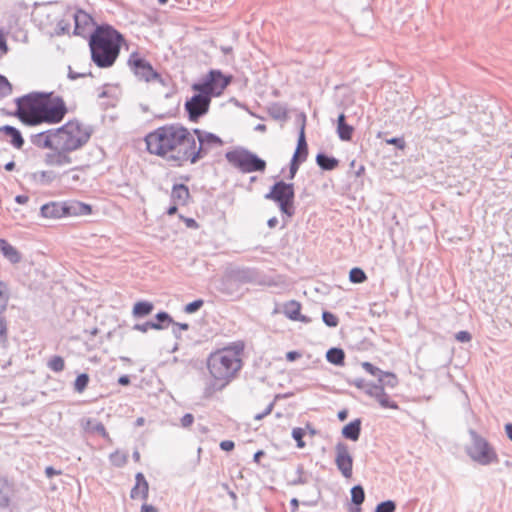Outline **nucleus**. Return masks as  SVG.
Listing matches in <instances>:
<instances>
[{
    "label": "nucleus",
    "instance_id": "1",
    "mask_svg": "<svg viewBox=\"0 0 512 512\" xmlns=\"http://www.w3.org/2000/svg\"><path fill=\"white\" fill-rule=\"evenodd\" d=\"M147 152L176 167L197 163L199 147L195 132L180 123H166L146 134Z\"/></svg>",
    "mask_w": 512,
    "mask_h": 512
},
{
    "label": "nucleus",
    "instance_id": "2",
    "mask_svg": "<svg viewBox=\"0 0 512 512\" xmlns=\"http://www.w3.org/2000/svg\"><path fill=\"white\" fill-rule=\"evenodd\" d=\"M42 146L50 150L46 164L51 167H64L73 163L72 153L87 144L91 129L83 122L72 119L61 127L40 135Z\"/></svg>",
    "mask_w": 512,
    "mask_h": 512
},
{
    "label": "nucleus",
    "instance_id": "3",
    "mask_svg": "<svg viewBox=\"0 0 512 512\" xmlns=\"http://www.w3.org/2000/svg\"><path fill=\"white\" fill-rule=\"evenodd\" d=\"M245 344L236 341L211 352L206 360L208 382L205 393L208 396L223 390L240 372L243 366Z\"/></svg>",
    "mask_w": 512,
    "mask_h": 512
},
{
    "label": "nucleus",
    "instance_id": "4",
    "mask_svg": "<svg viewBox=\"0 0 512 512\" xmlns=\"http://www.w3.org/2000/svg\"><path fill=\"white\" fill-rule=\"evenodd\" d=\"M122 42V35L111 26L97 27L89 41L92 60L99 67H110L119 55Z\"/></svg>",
    "mask_w": 512,
    "mask_h": 512
},
{
    "label": "nucleus",
    "instance_id": "5",
    "mask_svg": "<svg viewBox=\"0 0 512 512\" xmlns=\"http://www.w3.org/2000/svg\"><path fill=\"white\" fill-rule=\"evenodd\" d=\"M468 434L471 443L465 446V453L472 461L482 466H489L499 462L496 449L488 439L473 428L468 429Z\"/></svg>",
    "mask_w": 512,
    "mask_h": 512
},
{
    "label": "nucleus",
    "instance_id": "6",
    "mask_svg": "<svg viewBox=\"0 0 512 512\" xmlns=\"http://www.w3.org/2000/svg\"><path fill=\"white\" fill-rule=\"evenodd\" d=\"M232 79V75H226L220 70L212 69L198 82L192 84L191 89L194 92H202L212 100V98L223 95Z\"/></svg>",
    "mask_w": 512,
    "mask_h": 512
},
{
    "label": "nucleus",
    "instance_id": "7",
    "mask_svg": "<svg viewBox=\"0 0 512 512\" xmlns=\"http://www.w3.org/2000/svg\"><path fill=\"white\" fill-rule=\"evenodd\" d=\"M17 117L30 126L41 124V93H31L17 100Z\"/></svg>",
    "mask_w": 512,
    "mask_h": 512
},
{
    "label": "nucleus",
    "instance_id": "8",
    "mask_svg": "<svg viewBox=\"0 0 512 512\" xmlns=\"http://www.w3.org/2000/svg\"><path fill=\"white\" fill-rule=\"evenodd\" d=\"M67 113L68 108L61 97L41 93V124H58Z\"/></svg>",
    "mask_w": 512,
    "mask_h": 512
},
{
    "label": "nucleus",
    "instance_id": "9",
    "mask_svg": "<svg viewBox=\"0 0 512 512\" xmlns=\"http://www.w3.org/2000/svg\"><path fill=\"white\" fill-rule=\"evenodd\" d=\"M227 161L243 173L263 172L266 162L257 155L246 150H235L226 154Z\"/></svg>",
    "mask_w": 512,
    "mask_h": 512
},
{
    "label": "nucleus",
    "instance_id": "10",
    "mask_svg": "<svg viewBox=\"0 0 512 512\" xmlns=\"http://www.w3.org/2000/svg\"><path fill=\"white\" fill-rule=\"evenodd\" d=\"M266 199L278 203L282 213L292 216L294 213V187L293 184L279 181L273 185L270 192L265 195Z\"/></svg>",
    "mask_w": 512,
    "mask_h": 512
},
{
    "label": "nucleus",
    "instance_id": "11",
    "mask_svg": "<svg viewBox=\"0 0 512 512\" xmlns=\"http://www.w3.org/2000/svg\"><path fill=\"white\" fill-rule=\"evenodd\" d=\"M128 64L134 75L140 80L145 82H159L163 84L161 75L154 70L149 61L142 58L139 54L133 53L130 55Z\"/></svg>",
    "mask_w": 512,
    "mask_h": 512
},
{
    "label": "nucleus",
    "instance_id": "12",
    "mask_svg": "<svg viewBox=\"0 0 512 512\" xmlns=\"http://www.w3.org/2000/svg\"><path fill=\"white\" fill-rule=\"evenodd\" d=\"M211 99L202 92H195L189 100L185 102V110L188 113L190 121H197L205 115L210 108Z\"/></svg>",
    "mask_w": 512,
    "mask_h": 512
},
{
    "label": "nucleus",
    "instance_id": "13",
    "mask_svg": "<svg viewBox=\"0 0 512 512\" xmlns=\"http://www.w3.org/2000/svg\"><path fill=\"white\" fill-rule=\"evenodd\" d=\"M192 131L195 132V142L200 149L197 162L204 157L205 150L207 148L219 147L223 145L222 139L213 133L202 132L198 129Z\"/></svg>",
    "mask_w": 512,
    "mask_h": 512
},
{
    "label": "nucleus",
    "instance_id": "14",
    "mask_svg": "<svg viewBox=\"0 0 512 512\" xmlns=\"http://www.w3.org/2000/svg\"><path fill=\"white\" fill-rule=\"evenodd\" d=\"M308 155V146L305 137V125L303 124L300 129L298 143L296 150L294 152L292 162H291V171L294 172L298 169L300 163L304 162Z\"/></svg>",
    "mask_w": 512,
    "mask_h": 512
},
{
    "label": "nucleus",
    "instance_id": "15",
    "mask_svg": "<svg viewBox=\"0 0 512 512\" xmlns=\"http://www.w3.org/2000/svg\"><path fill=\"white\" fill-rule=\"evenodd\" d=\"M73 20L75 23L74 34L85 35L94 27V20L90 14L83 10H77L73 14Z\"/></svg>",
    "mask_w": 512,
    "mask_h": 512
},
{
    "label": "nucleus",
    "instance_id": "16",
    "mask_svg": "<svg viewBox=\"0 0 512 512\" xmlns=\"http://www.w3.org/2000/svg\"><path fill=\"white\" fill-rule=\"evenodd\" d=\"M336 464L344 476L350 477L352 474V459L349 455L347 445L337 444L336 446Z\"/></svg>",
    "mask_w": 512,
    "mask_h": 512
},
{
    "label": "nucleus",
    "instance_id": "17",
    "mask_svg": "<svg viewBox=\"0 0 512 512\" xmlns=\"http://www.w3.org/2000/svg\"><path fill=\"white\" fill-rule=\"evenodd\" d=\"M41 216L47 219H61L66 217L65 201H52L44 204L40 209Z\"/></svg>",
    "mask_w": 512,
    "mask_h": 512
},
{
    "label": "nucleus",
    "instance_id": "18",
    "mask_svg": "<svg viewBox=\"0 0 512 512\" xmlns=\"http://www.w3.org/2000/svg\"><path fill=\"white\" fill-rule=\"evenodd\" d=\"M66 217L86 216L92 214V206L81 201H65Z\"/></svg>",
    "mask_w": 512,
    "mask_h": 512
},
{
    "label": "nucleus",
    "instance_id": "19",
    "mask_svg": "<svg viewBox=\"0 0 512 512\" xmlns=\"http://www.w3.org/2000/svg\"><path fill=\"white\" fill-rule=\"evenodd\" d=\"M301 303L296 300H290L284 305L285 316L292 321H299L302 323H309V317L301 314Z\"/></svg>",
    "mask_w": 512,
    "mask_h": 512
},
{
    "label": "nucleus",
    "instance_id": "20",
    "mask_svg": "<svg viewBox=\"0 0 512 512\" xmlns=\"http://www.w3.org/2000/svg\"><path fill=\"white\" fill-rule=\"evenodd\" d=\"M388 135H389V132H387V131H379L377 133L376 137L378 139H381L382 142L385 143L386 145L393 146V152L395 155H398L399 151L404 152V150L407 147V143L405 141L404 136L399 135V136L388 137Z\"/></svg>",
    "mask_w": 512,
    "mask_h": 512
},
{
    "label": "nucleus",
    "instance_id": "21",
    "mask_svg": "<svg viewBox=\"0 0 512 512\" xmlns=\"http://www.w3.org/2000/svg\"><path fill=\"white\" fill-rule=\"evenodd\" d=\"M373 399L381 409L401 410L399 404L392 399V397L379 386L373 397Z\"/></svg>",
    "mask_w": 512,
    "mask_h": 512
},
{
    "label": "nucleus",
    "instance_id": "22",
    "mask_svg": "<svg viewBox=\"0 0 512 512\" xmlns=\"http://www.w3.org/2000/svg\"><path fill=\"white\" fill-rule=\"evenodd\" d=\"M361 18L362 23L358 20V30L354 28V35L358 34L359 36H365L374 25V14L369 6L362 8Z\"/></svg>",
    "mask_w": 512,
    "mask_h": 512
},
{
    "label": "nucleus",
    "instance_id": "23",
    "mask_svg": "<svg viewBox=\"0 0 512 512\" xmlns=\"http://www.w3.org/2000/svg\"><path fill=\"white\" fill-rule=\"evenodd\" d=\"M136 483L131 490L132 499L146 500L149 493V485L142 473H137L135 476Z\"/></svg>",
    "mask_w": 512,
    "mask_h": 512
},
{
    "label": "nucleus",
    "instance_id": "24",
    "mask_svg": "<svg viewBox=\"0 0 512 512\" xmlns=\"http://www.w3.org/2000/svg\"><path fill=\"white\" fill-rule=\"evenodd\" d=\"M0 132L7 138L14 148L21 149L23 147L24 139L20 131L15 127L5 125L0 127Z\"/></svg>",
    "mask_w": 512,
    "mask_h": 512
},
{
    "label": "nucleus",
    "instance_id": "25",
    "mask_svg": "<svg viewBox=\"0 0 512 512\" xmlns=\"http://www.w3.org/2000/svg\"><path fill=\"white\" fill-rule=\"evenodd\" d=\"M0 253L12 264H18L22 259L18 249L2 238H0Z\"/></svg>",
    "mask_w": 512,
    "mask_h": 512
},
{
    "label": "nucleus",
    "instance_id": "26",
    "mask_svg": "<svg viewBox=\"0 0 512 512\" xmlns=\"http://www.w3.org/2000/svg\"><path fill=\"white\" fill-rule=\"evenodd\" d=\"M354 387L370 399L379 388L376 382L367 380L363 377H354Z\"/></svg>",
    "mask_w": 512,
    "mask_h": 512
},
{
    "label": "nucleus",
    "instance_id": "27",
    "mask_svg": "<svg viewBox=\"0 0 512 512\" xmlns=\"http://www.w3.org/2000/svg\"><path fill=\"white\" fill-rule=\"evenodd\" d=\"M82 428H83L84 432H86V433H89V434L96 433L105 439H109V434H108L105 426L101 422H98L94 419L87 418V419L83 420Z\"/></svg>",
    "mask_w": 512,
    "mask_h": 512
},
{
    "label": "nucleus",
    "instance_id": "28",
    "mask_svg": "<svg viewBox=\"0 0 512 512\" xmlns=\"http://www.w3.org/2000/svg\"><path fill=\"white\" fill-rule=\"evenodd\" d=\"M377 386H382V389L396 388L399 385V378L393 371L382 370V373L377 378Z\"/></svg>",
    "mask_w": 512,
    "mask_h": 512
},
{
    "label": "nucleus",
    "instance_id": "29",
    "mask_svg": "<svg viewBox=\"0 0 512 512\" xmlns=\"http://www.w3.org/2000/svg\"><path fill=\"white\" fill-rule=\"evenodd\" d=\"M171 198L175 204L185 205L190 198L188 187L183 184L173 186Z\"/></svg>",
    "mask_w": 512,
    "mask_h": 512
},
{
    "label": "nucleus",
    "instance_id": "30",
    "mask_svg": "<svg viewBox=\"0 0 512 512\" xmlns=\"http://www.w3.org/2000/svg\"><path fill=\"white\" fill-rule=\"evenodd\" d=\"M365 501V490L362 484H354V512H362V504Z\"/></svg>",
    "mask_w": 512,
    "mask_h": 512
},
{
    "label": "nucleus",
    "instance_id": "31",
    "mask_svg": "<svg viewBox=\"0 0 512 512\" xmlns=\"http://www.w3.org/2000/svg\"><path fill=\"white\" fill-rule=\"evenodd\" d=\"M153 310V304L147 301H139L134 304L133 315L143 317L150 314Z\"/></svg>",
    "mask_w": 512,
    "mask_h": 512
},
{
    "label": "nucleus",
    "instance_id": "32",
    "mask_svg": "<svg viewBox=\"0 0 512 512\" xmlns=\"http://www.w3.org/2000/svg\"><path fill=\"white\" fill-rule=\"evenodd\" d=\"M316 162L322 169L325 170H332L338 164V161L336 159L326 156L324 154H318L316 157Z\"/></svg>",
    "mask_w": 512,
    "mask_h": 512
},
{
    "label": "nucleus",
    "instance_id": "33",
    "mask_svg": "<svg viewBox=\"0 0 512 512\" xmlns=\"http://www.w3.org/2000/svg\"><path fill=\"white\" fill-rule=\"evenodd\" d=\"M396 510V501L393 499H387L377 503L373 512H396Z\"/></svg>",
    "mask_w": 512,
    "mask_h": 512
},
{
    "label": "nucleus",
    "instance_id": "34",
    "mask_svg": "<svg viewBox=\"0 0 512 512\" xmlns=\"http://www.w3.org/2000/svg\"><path fill=\"white\" fill-rule=\"evenodd\" d=\"M10 298L8 286L0 281V315L6 310Z\"/></svg>",
    "mask_w": 512,
    "mask_h": 512
},
{
    "label": "nucleus",
    "instance_id": "35",
    "mask_svg": "<svg viewBox=\"0 0 512 512\" xmlns=\"http://www.w3.org/2000/svg\"><path fill=\"white\" fill-rule=\"evenodd\" d=\"M326 357L330 363L336 364V365H341V364H343V361H344V352L341 349L332 348V349L328 350Z\"/></svg>",
    "mask_w": 512,
    "mask_h": 512
},
{
    "label": "nucleus",
    "instance_id": "36",
    "mask_svg": "<svg viewBox=\"0 0 512 512\" xmlns=\"http://www.w3.org/2000/svg\"><path fill=\"white\" fill-rule=\"evenodd\" d=\"M338 133L343 140H349L351 138L352 130L345 124V116L343 114L338 117Z\"/></svg>",
    "mask_w": 512,
    "mask_h": 512
},
{
    "label": "nucleus",
    "instance_id": "37",
    "mask_svg": "<svg viewBox=\"0 0 512 512\" xmlns=\"http://www.w3.org/2000/svg\"><path fill=\"white\" fill-rule=\"evenodd\" d=\"M359 364L367 374L371 375L372 377H375L376 379L378 378L380 373H382L381 368H379L378 366L369 361H361L359 362Z\"/></svg>",
    "mask_w": 512,
    "mask_h": 512
},
{
    "label": "nucleus",
    "instance_id": "38",
    "mask_svg": "<svg viewBox=\"0 0 512 512\" xmlns=\"http://www.w3.org/2000/svg\"><path fill=\"white\" fill-rule=\"evenodd\" d=\"M373 343L370 339L360 335V339L354 343V351H370L373 348Z\"/></svg>",
    "mask_w": 512,
    "mask_h": 512
},
{
    "label": "nucleus",
    "instance_id": "39",
    "mask_svg": "<svg viewBox=\"0 0 512 512\" xmlns=\"http://www.w3.org/2000/svg\"><path fill=\"white\" fill-rule=\"evenodd\" d=\"M89 376L86 373L80 374L77 376L74 382V389L78 393H82L88 386Z\"/></svg>",
    "mask_w": 512,
    "mask_h": 512
},
{
    "label": "nucleus",
    "instance_id": "40",
    "mask_svg": "<svg viewBox=\"0 0 512 512\" xmlns=\"http://www.w3.org/2000/svg\"><path fill=\"white\" fill-rule=\"evenodd\" d=\"M48 367L55 372H61L65 367V362L62 357L54 356L48 362Z\"/></svg>",
    "mask_w": 512,
    "mask_h": 512
},
{
    "label": "nucleus",
    "instance_id": "41",
    "mask_svg": "<svg viewBox=\"0 0 512 512\" xmlns=\"http://www.w3.org/2000/svg\"><path fill=\"white\" fill-rule=\"evenodd\" d=\"M127 460V455L119 451H116L110 455V461L116 467H121L125 465Z\"/></svg>",
    "mask_w": 512,
    "mask_h": 512
},
{
    "label": "nucleus",
    "instance_id": "42",
    "mask_svg": "<svg viewBox=\"0 0 512 512\" xmlns=\"http://www.w3.org/2000/svg\"><path fill=\"white\" fill-rule=\"evenodd\" d=\"M305 436V430L303 428L297 427L292 430V437L297 442V447L302 449L306 446L303 441V437Z\"/></svg>",
    "mask_w": 512,
    "mask_h": 512
},
{
    "label": "nucleus",
    "instance_id": "43",
    "mask_svg": "<svg viewBox=\"0 0 512 512\" xmlns=\"http://www.w3.org/2000/svg\"><path fill=\"white\" fill-rule=\"evenodd\" d=\"M12 92V85L4 76L0 75V99L10 95Z\"/></svg>",
    "mask_w": 512,
    "mask_h": 512
},
{
    "label": "nucleus",
    "instance_id": "44",
    "mask_svg": "<svg viewBox=\"0 0 512 512\" xmlns=\"http://www.w3.org/2000/svg\"><path fill=\"white\" fill-rule=\"evenodd\" d=\"M371 233V229L369 228L368 231H362V236H359L360 241V249L367 250L372 246V241L369 237V234Z\"/></svg>",
    "mask_w": 512,
    "mask_h": 512
},
{
    "label": "nucleus",
    "instance_id": "45",
    "mask_svg": "<svg viewBox=\"0 0 512 512\" xmlns=\"http://www.w3.org/2000/svg\"><path fill=\"white\" fill-rule=\"evenodd\" d=\"M8 341V324L4 317L0 316V343L6 344Z\"/></svg>",
    "mask_w": 512,
    "mask_h": 512
},
{
    "label": "nucleus",
    "instance_id": "46",
    "mask_svg": "<svg viewBox=\"0 0 512 512\" xmlns=\"http://www.w3.org/2000/svg\"><path fill=\"white\" fill-rule=\"evenodd\" d=\"M454 338L459 343H468L472 340V334L468 330H460L455 333Z\"/></svg>",
    "mask_w": 512,
    "mask_h": 512
},
{
    "label": "nucleus",
    "instance_id": "47",
    "mask_svg": "<svg viewBox=\"0 0 512 512\" xmlns=\"http://www.w3.org/2000/svg\"><path fill=\"white\" fill-rule=\"evenodd\" d=\"M324 323L329 327H336L338 325V318L331 312L325 311L322 315Z\"/></svg>",
    "mask_w": 512,
    "mask_h": 512
},
{
    "label": "nucleus",
    "instance_id": "48",
    "mask_svg": "<svg viewBox=\"0 0 512 512\" xmlns=\"http://www.w3.org/2000/svg\"><path fill=\"white\" fill-rule=\"evenodd\" d=\"M366 280V272L361 267L354 266V284L364 283Z\"/></svg>",
    "mask_w": 512,
    "mask_h": 512
},
{
    "label": "nucleus",
    "instance_id": "49",
    "mask_svg": "<svg viewBox=\"0 0 512 512\" xmlns=\"http://www.w3.org/2000/svg\"><path fill=\"white\" fill-rule=\"evenodd\" d=\"M204 302L201 299L195 300L185 306L186 313H194L203 306Z\"/></svg>",
    "mask_w": 512,
    "mask_h": 512
},
{
    "label": "nucleus",
    "instance_id": "50",
    "mask_svg": "<svg viewBox=\"0 0 512 512\" xmlns=\"http://www.w3.org/2000/svg\"><path fill=\"white\" fill-rule=\"evenodd\" d=\"M148 328L159 330V329H162L163 326L161 324L155 323V322H147L144 325H137L136 326V329H138V330H140L142 332H146L148 330Z\"/></svg>",
    "mask_w": 512,
    "mask_h": 512
},
{
    "label": "nucleus",
    "instance_id": "51",
    "mask_svg": "<svg viewBox=\"0 0 512 512\" xmlns=\"http://www.w3.org/2000/svg\"><path fill=\"white\" fill-rule=\"evenodd\" d=\"M362 427L361 418H354V442H356L360 436Z\"/></svg>",
    "mask_w": 512,
    "mask_h": 512
},
{
    "label": "nucleus",
    "instance_id": "52",
    "mask_svg": "<svg viewBox=\"0 0 512 512\" xmlns=\"http://www.w3.org/2000/svg\"><path fill=\"white\" fill-rule=\"evenodd\" d=\"M193 422H194V416L192 414H190V413L185 414L181 418V425L184 428L190 427L193 424Z\"/></svg>",
    "mask_w": 512,
    "mask_h": 512
},
{
    "label": "nucleus",
    "instance_id": "53",
    "mask_svg": "<svg viewBox=\"0 0 512 512\" xmlns=\"http://www.w3.org/2000/svg\"><path fill=\"white\" fill-rule=\"evenodd\" d=\"M0 52L6 54L8 52V46L6 42V34L3 30H0Z\"/></svg>",
    "mask_w": 512,
    "mask_h": 512
},
{
    "label": "nucleus",
    "instance_id": "54",
    "mask_svg": "<svg viewBox=\"0 0 512 512\" xmlns=\"http://www.w3.org/2000/svg\"><path fill=\"white\" fill-rule=\"evenodd\" d=\"M235 447V444L231 440H224L220 443V448L224 451H232Z\"/></svg>",
    "mask_w": 512,
    "mask_h": 512
},
{
    "label": "nucleus",
    "instance_id": "55",
    "mask_svg": "<svg viewBox=\"0 0 512 512\" xmlns=\"http://www.w3.org/2000/svg\"><path fill=\"white\" fill-rule=\"evenodd\" d=\"M342 433L346 438L352 439V422L344 426Z\"/></svg>",
    "mask_w": 512,
    "mask_h": 512
},
{
    "label": "nucleus",
    "instance_id": "56",
    "mask_svg": "<svg viewBox=\"0 0 512 512\" xmlns=\"http://www.w3.org/2000/svg\"><path fill=\"white\" fill-rule=\"evenodd\" d=\"M504 432L506 437L512 442V422H508L504 425Z\"/></svg>",
    "mask_w": 512,
    "mask_h": 512
},
{
    "label": "nucleus",
    "instance_id": "57",
    "mask_svg": "<svg viewBox=\"0 0 512 512\" xmlns=\"http://www.w3.org/2000/svg\"><path fill=\"white\" fill-rule=\"evenodd\" d=\"M156 319L158 320L157 323H159V324H160V322H165V321L170 322L171 321L169 315L165 312L158 313L156 315Z\"/></svg>",
    "mask_w": 512,
    "mask_h": 512
},
{
    "label": "nucleus",
    "instance_id": "58",
    "mask_svg": "<svg viewBox=\"0 0 512 512\" xmlns=\"http://www.w3.org/2000/svg\"><path fill=\"white\" fill-rule=\"evenodd\" d=\"M45 474L48 478H52L55 475H60L61 471H57L53 467L49 466V467H46Z\"/></svg>",
    "mask_w": 512,
    "mask_h": 512
},
{
    "label": "nucleus",
    "instance_id": "59",
    "mask_svg": "<svg viewBox=\"0 0 512 512\" xmlns=\"http://www.w3.org/2000/svg\"><path fill=\"white\" fill-rule=\"evenodd\" d=\"M365 172L364 165H359V167L354 170V183L357 182V179L360 178Z\"/></svg>",
    "mask_w": 512,
    "mask_h": 512
},
{
    "label": "nucleus",
    "instance_id": "60",
    "mask_svg": "<svg viewBox=\"0 0 512 512\" xmlns=\"http://www.w3.org/2000/svg\"><path fill=\"white\" fill-rule=\"evenodd\" d=\"M140 512H158V509L150 504H143Z\"/></svg>",
    "mask_w": 512,
    "mask_h": 512
},
{
    "label": "nucleus",
    "instance_id": "61",
    "mask_svg": "<svg viewBox=\"0 0 512 512\" xmlns=\"http://www.w3.org/2000/svg\"><path fill=\"white\" fill-rule=\"evenodd\" d=\"M299 353L296 351H290L286 354V359L290 362L296 360L299 357Z\"/></svg>",
    "mask_w": 512,
    "mask_h": 512
},
{
    "label": "nucleus",
    "instance_id": "62",
    "mask_svg": "<svg viewBox=\"0 0 512 512\" xmlns=\"http://www.w3.org/2000/svg\"><path fill=\"white\" fill-rule=\"evenodd\" d=\"M120 385L126 386L130 384V379L127 375L120 376L118 379Z\"/></svg>",
    "mask_w": 512,
    "mask_h": 512
},
{
    "label": "nucleus",
    "instance_id": "63",
    "mask_svg": "<svg viewBox=\"0 0 512 512\" xmlns=\"http://www.w3.org/2000/svg\"><path fill=\"white\" fill-rule=\"evenodd\" d=\"M348 415H349L348 410L344 409V410L340 411L337 416L340 421H344L347 419Z\"/></svg>",
    "mask_w": 512,
    "mask_h": 512
},
{
    "label": "nucleus",
    "instance_id": "64",
    "mask_svg": "<svg viewBox=\"0 0 512 512\" xmlns=\"http://www.w3.org/2000/svg\"><path fill=\"white\" fill-rule=\"evenodd\" d=\"M394 233H395L394 228H393V227H389V229H388V235H389V238H390V240H391L392 244H393V245H396V240H395V235H394Z\"/></svg>",
    "mask_w": 512,
    "mask_h": 512
}]
</instances>
